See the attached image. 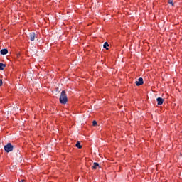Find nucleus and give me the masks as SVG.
<instances>
[{
  "label": "nucleus",
  "instance_id": "obj_1",
  "mask_svg": "<svg viewBox=\"0 0 182 182\" xmlns=\"http://www.w3.org/2000/svg\"><path fill=\"white\" fill-rule=\"evenodd\" d=\"M59 100L61 105H66L68 103V95L65 90L61 92Z\"/></svg>",
  "mask_w": 182,
  "mask_h": 182
},
{
  "label": "nucleus",
  "instance_id": "obj_2",
  "mask_svg": "<svg viewBox=\"0 0 182 182\" xmlns=\"http://www.w3.org/2000/svg\"><path fill=\"white\" fill-rule=\"evenodd\" d=\"M14 150V145L11 143H8L4 146V151L6 153H9Z\"/></svg>",
  "mask_w": 182,
  "mask_h": 182
},
{
  "label": "nucleus",
  "instance_id": "obj_3",
  "mask_svg": "<svg viewBox=\"0 0 182 182\" xmlns=\"http://www.w3.org/2000/svg\"><path fill=\"white\" fill-rule=\"evenodd\" d=\"M135 83L136 86H141V85L144 83V81H143V77H139L138 81H136Z\"/></svg>",
  "mask_w": 182,
  "mask_h": 182
},
{
  "label": "nucleus",
  "instance_id": "obj_4",
  "mask_svg": "<svg viewBox=\"0 0 182 182\" xmlns=\"http://www.w3.org/2000/svg\"><path fill=\"white\" fill-rule=\"evenodd\" d=\"M156 102H157V105H159V106L163 105V103H164V99L161 98V97H158L156 99Z\"/></svg>",
  "mask_w": 182,
  "mask_h": 182
},
{
  "label": "nucleus",
  "instance_id": "obj_5",
  "mask_svg": "<svg viewBox=\"0 0 182 182\" xmlns=\"http://www.w3.org/2000/svg\"><path fill=\"white\" fill-rule=\"evenodd\" d=\"M35 38H36V34L35 33H30V41L33 42V41H35Z\"/></svg>",
  "mask_w": 182,
  "mask_h": 182
},
{
  "label": "nucleus",
  "instance_id": "obj_6",
  "mask_svg": "<svg viewBox=\"0 0 182 182\" xmlns=\"http://www.w3.org/2000/svg\"><path fill=\"white\" fill-rule=\"evenodd\" d=\"M1 55H6L8 53V49L4 48L1 50Z\"/></svg>",
  "mask_w": 182,
  "mask_h": 182
},
{
  "label": "nucleus",
  "instance_id": "obj_7",
  "mask_svg": "<svg viewBox=\"0 0 182 182\" xmlns=\"http://www.w3.org/2000/svg\"><path fill=\"white\" fill-rule=\"evenodd\" d=\"M97 167H99V163L95 162L92 166V170H97Z\"/></svg>",
  "mask_w": 182,
  "mask_h": 182
},
{
  "label": "nucleus",
  "instance_id": "obj_8",
  "mask_svg": "<svg viewBox=\"0 0 182 182\" xmlns=\"http://www.w3.org/2000/svg\"><path fill=\"white\" fill-rule=\"evenodd\" d=\"M103 46L104 49H106V50H109V43L107 42H105Z\"/></svg>",
  "mask_w": 182,
  "mask_h": 182
},
{
  "label": "nucleus",
  "instance_id": "obj_9",
  "mask_svg": "<svg viewBox=\"0 0 182 182\" xmlns=\"http://www.w3.org/2000/svg\"><path fill=\"white\" fill-rule=\"evenodd\" d=\"M4 68H6V65L2 63H0V70H4Z\"/></svg>",
  "mask_w": 182,
  "mask_h": 182
},
{
  "label": "nucleus",
  "instance_id": "obj_10",
  "mask_svg": "<svg viewBox=\"0 0 182 182\" xmlns=\"http://www.w3.org/2000/svg\"><path fill=\"white\" fill-rule=\"evenodd\" d=\"M75 147H77V149H82V145H80V141H77V143L75 144Z\"/></svg>",
  "mask_w": 182,
  "mask_h": 182
},
{
  "label": "nucleus",
  "instance_id": "obj_11",
  "mask_svg": "<svg viewBox=\"0 0 182 182\" xmlns=\"http://www.w3.org/2000/svg\"><path fill=\"white\" fill-rule=\"evenodd\" d=\"M92 126H97V122H96L95 120H94L92 122Z\"/></svg>",
  "mask_w": 182,
  "mask_h": 182
},
{
  "label": "nucleus",
  "instance_id": "obj_12",
  "mask_svg": "<svg viewBox=\"0 0 182 182\" xmlns=\"http://www.w3.org/2000/svg\"><path fill=\"white\" fill-rule=\"evenodd\" d=\"M168 3L170 4L171 5H174V4H173V0H168Z\"/></svg>",
  "mask_w": 182,
  "mask_h": 182
},
{
  "label": "nucleus",
  "instance_id": "obj_13",
  "mask_svg": "<svg viewBox=\"0 0 182 182\" xmlns=\"http://www.w3.org/2000/svg\"><path fill=\"white\" fill-rule=\"evenodd\" d=\"M2 80L0 79V86H2Z\"/></svg>",
  "mask_w": 182,
  "mask_h": 182
},
{
  "label": "nucleus",
  "instance_id": "obj_14",
  "mask_svg": "<svg viewBox=\"0 0 182 182\" xmlns=\"http://www.w3.org/2000/svg\"><path fill=\"white\" fill-rule=\"evenodd\" d=\"M21 182H26V181L25 179H23L21 181Z\"/></svg>",
  "mask_w": 182,
  "mask_h": 182
}]
</instances>
